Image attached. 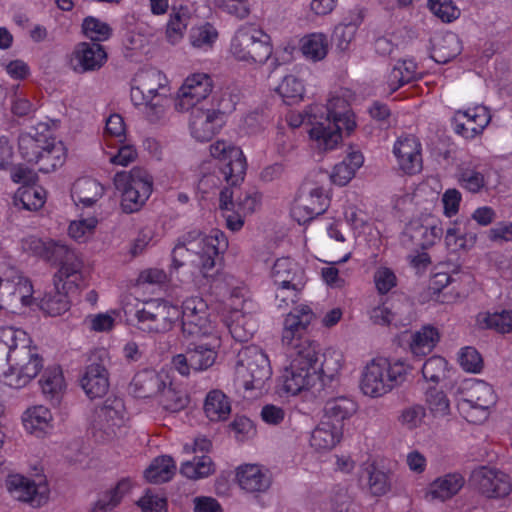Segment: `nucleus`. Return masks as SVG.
I'll return each mask as SVG.
<instances>
[{"label":"nucleus","instance_id":"nucleus-4","mask_svg":"<svg viewBox=\"0 0 512 512\" xmlns=\"http://www.w3.org/2000/svg\"><path fill=\"white\" fill-rule=\"evenodd\" d=\"M235 109L228 93L213 94L210 107H191L189 129L191 136L199 142H208L219 133L226 123L227 114Z\"/></svg>","mask_w":512,"mask_h":512},{"label":"nucleus","instance_id":"nucleus-5","mask_svg":"<svg viewBox=\"0 0 512 512\" xmlns=\"http://www.w3.org/2000/svg\"><path fill=\"white\" fill-rule=\"evenodd\" d=\"M408 369L400 359L391 362L387 358H375L364 368L360 388L367 396L381 397L406 380Z\"/></svg>","mask_w":512,"mask_h":512},{"label":"nucleus","instance_id":"nucleus-31","mask_svg":"<svg viewBox=\"0 0 512 512\" xmlns=\"http://www.w3.org/2000/svg\"><path fill=\"white\" fill-rule=\"evenodd\" d=\"M48 138V135L38 132L21 133L18 137V149L21 157L27 163H39Z\"/></svg>","mask_w":512,"mask_h":512},{"label":"nucleus","instance_id":"nucleus-18","mask_svg":"<svg viewBox=\"0 0 512 512\" xmlns=\"http://www.w3.org/2000/svg\"><path fill=\"white\" fill-rule=\"evenodd\" d=\"M5 484L13 498L27 502L32 507H40L48 500L49 489L46 484H36L22 475H9Z\"/></svg>","mask_w":512,"mask_h":512},{"label":"nucleus","instance_id":"nucleus-59","mask_svg":"<svg viewBox=\"0 0 512 512\" xmlns=\"http://www.w3.org/2000/svg\"><path fill=\"white\" fill-rule=\"evenodd\" d=\"M426 402L434 415L445 416L449 413V400L443 391L430 388L426 392Z\"/></svg>","mask_w":512,"mask_h":512},{"label":"nucleus","instance_id":"nucleus-17","mask_svg":"<svg viewBox=\"0 0 512 512\" xmlns=\"http://www.w3.org/2000/svg\"><path fill=\"white\" fill-rule=\"evenodd\" d=\"M197 268L204 278H213L221 266V254L228 247L227 239L223 232L213 231L203 239Z\"/></svg>","mask_w":512,"mask_h":512},{"label":"nucleus","instance_id":"nucleus-9","mask_svg":"<svg viewBox=\"0 0 512 512\" xmlns=\"http://www.w3.org/2000/svg\"><path fill=\"white\" fill-rule=\"evenodd\" d=\"M271 38L260 29H240L232 38L230 51L239 61L264 64L272 55Z\"/></svg>","mask_w":512,"mask_h":512},{"label":"nucleus","instance_id":"nucleus-16","mask_svg":"<svg viewBox=\"0 0 512 512\" xmlns=\"http://www.w3.org/2000/svg\"><path fill=\"white\" fill-rule=\"evenodd\" d=\"M124 412V402L118 397L107 398L96 410L93 428L103 433V440H110L116 436L117 430L124 424Z\"/></svg>","mask_w":512,"mask_h":512},{"label":"nucleus","instance_id":"nucleus-54","mask_svg":"<svg viewBox=\"0 0 512 512\" xmlns=\"http://www.w3.org/2000/svg\"><path fill=\"white\" fill-rule=\"evenodd\" d=\"M167 101L165 93L156 94L151 99L144 100L141 105H144V114L150 123H157L164 117Z\"/></svg>","mask_w":512,"mask_h":512},{"label":"nucleus","instance_id":"nucleus-40","mask_svg":"<svg viewBox=\"0 0 512 512\" xmlns=\"http://www.w3.org/2000/svg\"><path fill=\"white\" fill-rule=\"evenodd\" d=\"M176 472V465L171 456L163 455L155 458L145 470V478L151 483L169 481Z\"/></svg>","mask_w":512,"mask_h":512},{"label":"nucleus","instance_id":"nucleus-60","mask_svg":"<svg viewBox=\"0 0 512 512\" xmlns=\"http://www.w3.org/2000/svg\"><path fill=\"white\" fill-rule=\"evenodd\" d=\"M457 115H461L468 119V122L475 124V128L482 133L484 128L489 124L491 116L489 110L485 106H476L465 111H457Z\"/></svg>","mask_w":512,"mask_h":512},{"label":"nucleus","instance_id":"nucleus-27","mask_svg":"<svg viewBox=\"0 0 512 512\" xmlns=\"http://www.w3.org/2000/svg\"><path fill=\"white\" fill-rule=\"evenodd\" d=\"M329 206V199L322 188H314L293 209L299 223H306L323 214Z\"/></svg>","mask_w":512,"mask_h":512},{"label":"nucleus","instance_id":"nucleus-13","mask_svg":"<svg viewBox=\"0 0 512 512\" xmlns=\"http://www.w3.org/2000/svg\"><path fill=\"white\" fill-rule=\"evenodd\" d=\"M210 154L223 161L220 171L228 184L236 186L244 180L247 164L239 147L231 146L225 141H217L210 145Z\"/></svg>","mask_w":512,"mask_h":512},{"label":"nucleus","instance_id":"nucleus-45","mask_svg":"<svg viewBox=\"0 0 512 512\" xmlns=\"http://www.w3.org/2000/svg\"><path fill=\"white\" fill-rule=\"evenodd\" d=\"M214 472V463L206 455L195 456L181 465L180 473L189 479L207 477Z\"/></svg>","mask_w":512,"mask_h":512},{"label":"nucleus","instance_id":"nucleus-3","mask_svg":"<svg viewBox=\"0 0 512 512\" xmlns=\"http://www.w3.org/2000/svg\"><path fill=\"white\" fill-rule=\"evenodd\" d=\"M24 249L43 258L53 264H59L56 272L63 286L74 288L82 280L83 262L77 254L67 245L56 241H43L36 237H30L24 242Z\"/></svg>","mask_w":512,"mask_h":512},{"label":"nucleus","instance_id":"nucleus-41","mask_svg":"<svg viewBox=\"0 0 512 512\" xmlns=\"http://www.w3.org/2000/svg\"><path fill=\"white\" fill-rule=\"evenodd\" d=\"M300 49L305 58L314 62L324 59L328 53V39L323 33H312L300 40Z\"/></svg>","mask_w":512,"mask_h":512},{"label":"nucleus","instance_id":"nucleus-23","mask_svg":"<svg viewBox=\"0 0 512 512\" xmlns=\"http://www.w3.org/2000/svg\"><path fill=\"white\" fill-rule=\"evenodd\" d=\"M326 388L328 396L321 398L325 401L324 416L332 423L341 424L344 420L350 418L357 411V403L347 396H335V386L327 382Z\"/></svg>","mask_w":512,"mask_h":512},{"label":"nucleus","instance_id":"nucleus-29","mask_svg":"<svg viewBox=\"0 0 512 512\" xmlns=\"http://www.w3.org/2000/svg\"><path fill=\"white\" fill-rule=\"evenodd\" d=\"M465 479L460 473H448L435 479L429 487L426 496L445 501L455 496L464 486Z\"/></svg>","mask_w":512,"mask_h":512},{"label":"nucleus","instance_id":"nucleus-21","mask_svg":"<svg viewBox=\"0 0 512 512\" xmlns=\"http://www.w3.org/2000/svg\"><path fill=\"white\" fill-rule=\"evenodd\" d=\"M313 318L314 313L307 305L295 307L289 312L284 320L282 333L283 344L292 346L294 349L296 345L307 346L310 343L309 341L301 343H295V341L301 340Z\"/></svg>","mask_w":512,"mask_h":512},{"label":"nucleus","instance_id":"nucleus-53","mask_svg":"<svg viewBox=\"0 0 512 512\" xmlns=\"http://www.w3.org/2000/svg\"><path fill=\"white\" fill-rule=\"evenodd\" d=\"M447 361L441 356H432L422 366V375L426 381L438 384L446 377Z\"/></svg>","mask_w":512,"mask_h":512},{"label":"nucleus","instance_id":"nucleus-19","mask_svg":"<svg viewBox=\"0 0 512 512\" xmlns=\"http://www.w3.org/2000/svg\"><path fill=\"white\" fill-rule=\"evenodd\" d=\"M85 373L80 379L81 387L90 399L103 397L109 389V374L100 354L94 353L88 359Z\"/></svg>","mask_w":512,"mask_h":512},{"label":"nucleus","instance_id":"nucleus-15","mask_svg":"<svg viewBox=\"0 0 512 512\" xmlns=\"http://www.w3.org/2000/svg\"><path fill=\"white\" fill-rule=\"evenodd\" d=\"M167 92V78L156 68L141 69L132 80L131 100L135 105L142 104L156 94L165 93L167 96Z\"/></svg>","mask_w":512,"mask_h":512},{"label":"nucleus","instance_id":"nucleus-49","mask_svg":"<svg viewBox=\"0 0 512 512\" xmlns=\"http://www.w3.org/2000/svg\"><path fill=\"white\" fill-rule=\"evenodd\" d=\"M362 22V17L358 16L357 20L349 23H342L335 27L332 34V43L335 44L336 49L340 52H346L349 49L350 43L355 37L359 24Z\"/></svg>","mask_w":512,"mask_h":512},{"label":"nucleus","instance_id":"nucleus-44","mask_svg":"<svg viewBox=\"0 0 512 512\" xmlns=\"http://www.w3.org/2000/svg\"><path fill=\"white\" fill-rule=\"evenodd\" d=\"M219 37L216 27L206 22L203 25L193 27L190 30L189 39L193 47L208 50L211 49Z\"/></svg>","mask_w":512,"mask_h":512},{"label":"nucleus","instance_id":"nucleus-20","mask_svg":"<svg viewBox=\"0 0 512 512\" xmlns=\"http://www.w3.org/2000/svg\"><path fill=\"white\" fill-rule=\"evenodd\" d=\"M108 58L105 48L99 43H78L71 55L70 64L76 73L100 70Z\"/></svg>","mask_w":512,"mask_h":512},{"label":"nucleus","instance_id":"nucleus-51","mask_svg":"<svg viewBox=\"0 0 512 512\" xmlns=\"http://www.w3.org/2000/svg\"><path fill=\"white\" fill-rule=\"evenodd\" d=\"M82 30L84 35L91 40L90 43L105 41L112 35V29L107 23L92 16L83 20Z\"/></svg>","mask_w":512,"mask_h":512},{"label":"nucleus","instance_id":"nucleus-8","mask_svg":"<svg viewBox=\"0 0 512 512\" xmlns=\"http://www.w3.org/2000/svg\"><path fill=\"white\" fill-rule=\"evenodd\" d=\"M236 376L246 390L263 389L272 375L267 355L255 345L243 347L237 354Z\"/></svg>","mask_w":512,"mask_h":512},{"label":"nucleus","instance_id":"nucleus-50","mask_svg":"<svg viewBox=\"0 0 512 512\" xmlns=\"http://www.w3.org/2000/svg\"><path fill=\"white\" fill-rule=\"evenodd\" d=\"M159 394L160 403L163 408L170 412L183 410L189 403L188 395L183 391L176 390L170 383L168 387L166 384L165 388L161 389Z\"/></svg>","mask_w":512,"mask_h":512},{"label":"nucleus","instance_id":"nucleus-56","mask_svg":"<svg viewBox=\"0 0 512 512\" xmlns=\"http://www.w3.org/2000/svg\"><path fill=\"white\" fill-rule=\"evenodd\" d=\"M233 317L229 324V331L232 337L239 342L248 341L254 334V325L249 324L245 320V316L240 315L238 312Z\"/></svg>","mask_w":512,"mask_h":512},{"label":"nucleus","instance_id":"nucleus-34","mask_svg":"<svg viewBox=\"0 0 512 512\" xmlns=\"http://www.w3.org/2000/svg\"><path fill=\"white\" fill-rule=\"evenodd\" d=\"M39 384L42 393L53 405H58L64 388V377L60 367H48L44 370Z\"/></svg>","mask_w":512,"mask_h":512},{"label":"nucleus","instance_id":"nucleus-52","mask_svg":"<svg viewBox=\"0 0 512 512\" xmlns=\"http://www.w3.org/2000/svg\"><path fill=\"white\" fill-rule=\"evenodd\" d=\"M435 61L438 63H447L455 58L459 52V42L455 34L449 33L442 37L441 42L434 48Z\"/></svg>","mask_w":512,"mask_h":512},{"label":"nucleus","instance_id":"nucleus-64","mask_svg":"<svg viewBox=\"0 0 512 512\" xmlns=\"http://www.w3.org/2000/svg\"><path fill=\"white\" fill-rule=\"evenodd\" d=\"M426 415L425 408L421 405H413L402 411L400 421L409 429L419 426Z\"/></svg>","mask_w":512,"mask_h":512},{"label":"nucleus","instance_id":"nucleus-10","mask_svg":"<svg viewBox=\"0 0 512 512\" xmlns=\"http://www.w3.org/2000/svg\"><path fill=\"white\" fill-rule=\"evenodd\" d=\"M178 317V307L160 299L142 303L134 312L135 326L148 333L169 331Z\"/></svg>","mask_w":512,"mask_h":512},{"label":"nucleus","instance_id":"nucleus-28","mask_svg":"<svg viewBox=\"0 0 512 512\" xmlns=\"http://www.w3.org/2000/svg\"><path fill=\"white\" fill-rule=\"evenodd\" d=\"M237 481L247 492H264L271 484L270 477L261 471L257 465H244L237 469Z\"/></svg>","mask_w":512,"mask_h":512},{"label":"nucleus","instance_id":"nucleus-63","mask_svg":"<svg viewBox=\"0 0 512 512\" xmlns=\"http://www.w3.org/2000/svg\"><path fill=\"white\" fill-rule=\"evenodd\" d=\"M11 180L14 183L22 184L23 187L35 185L38 181L36 172L28 168L24 164L12 165L10 168Z\"/></svg>","mask_w":512,"mask_h":512},{"label":"nucleus","instance_id":"nucleus-43","mask_svg":"<svg viewBox=\"0 0 512 512\" xmlns=\"http://www.w3.org/2000/svg\"><path fill=\"white\" fill-rule=\"evenodd\" d=\"M46 191L42 187L30 185L19 188L14 196L15 204H22V208L36 211L45 204Z\"/></svg>","mask_w":512,"mask_h":512},{"label":"nucleus","instance_id":"nucleus-48","mask_svg":"<svg viewBox=\"0 0 512 512\" xmlns=\"http://www.w3.org/2000/svg\"><path fill=\"white\" fill-rule=\"evenodd\" d=\"M131 488V481L129 478L121 479L117 485L107 492L101 499H99L93 508V512L103 511L107 512L117 506L123 495Z\"/></svg>","mask_w":512,"mask_h":512},{"label":"nucleus","instance_id":"nucleus-22","mask_svg":"<svg viewBox=\"0 0 512 512\" xmlns=\"http://www.w3.org/2000/svg\"><path fill=\"white\" fill-rule=\"evenodd\" d=\"M214 87L213 79L206 73H194L187 77L182 87L180 88V101L181 108L189 106H200L199 104L205 100L211 93Z\"/></svg>","mask_w":512,"mask_h":512},{"label":"nucleus","instance_id":"nucleus-24","mask_svg":"<svg viewBox=\"0 0 512 512\" xmlns=\"http://www.w3.org/2000/svg\"><path fill=\"white\" fill-rule=\"evenodd\" d=\"M393 152L405 173L413 175L421 171V145L415 137L399 139L394 145Z\"/></svg>","mask_w":512,"mask_h":512},{"label":"nucleus","instance_id":"nucleus-37","mask_svg":"<svg viewBox=\"0 0 512 512\" xmlns=\"http://www.w3.org/2000/svg\"><path fill=\"white\" fill-rule=\"evenodd\" d=\"M53 416L51 411L42 405L34 406L27 409L24 414L23 424L27 431L35 433L40 436L46 430L52 427L51 422Z\"/></svg>","mask_w":512,"mask_h":512},{"label":"nucleus","instance_id":"nucleus-58","mask_svg":"<svg viewBox=\"0 0 512 512\" xmlns=\"http://www.w3.org/2000/svg\"><path fill=\"white\" fill-rule=\"evenodd\" d=\"M214 5L239 19H245L250 14L248 0H214Z\"/></svg>","mask_w":512,"mask_h":512},{"label":"nucleus","instance_id":"nucleus-6","mask_svg":"<svg viewBox=\"0 0 512 512\" xmlns=\"http://www.w3.org/2000/svg\"><path fill=\"white\" fill-rule=\"evenodd\" d=\"M113 182L116 189L121 192V208L125 213L139 211L153 190V178L142 167L117 172Z\"/></svg>","mask_w":512,"mask_h":512},{"label":"nucleus","instance_id":"nucleus-42","mask_svg":"<svg viewBox=\"0 0 512 512\" xmlns=\"http://www.w3.org/2000/svg\"><path fill=\"white\" fill-rule=\"evenodd\" d=\"M476 323L481 329H494L499 333H509L512 331V311L481 312L476 316Z\"/></svg>","mask_w":512,"mask_h":512},{"label":"nucleus","instance_id":"nucleus-32","mask_svg":"<svg viewBox=\"0 0 512 512\" xmlns=\"http://www.w3.org/2000/svg\"><path fill=\"white\" fill-rule=\"evenodd\" d=\"M213 330L209 314L181 317V331L183 341L203 340L209 337Z\"/></svg>","mask_w":512,"mask_h":512},{"label":"nucleus","instance_id":"nucleus-1","mask_svg":"<svg viewBox=\"0 0 512 512\" xmlns=\"http://www.w3.org/2000/svg\"><path fill=\"white\" fill-rule=\"evenodd\" d=\"M318 346L309 343L307 346L296 345L295 355L290 366L285 368L282 378L283 386L286 392L293 395L303 390L316 387V396L325 398L329 392L326 388L327 382H337L335 379L341 364L338 359H333L331 355L324 354V360L319 364Z\"/></svg>","mask_w":512,"mask_h":512},{"label":"nucleus","instance_id":"nucleus-26","mask_svg":"<svg viewBox=\"0 0 512 512\" xmlns=\"http://www.w3.org/2000/svg\"><path fill=\"white\" fill-rule=\"evenodd\" d=\"M54 292L46 293L41 301V309L50 316H60L70 308V301L68 300V293L76 291L83 283V279L77 284L76 287L69 289L64 287V280L60 281L57 278V273L54 275Z\"/></svg>","mask_w":512,"mask_h":512},{"label":"nucleus","instance_id":"nucleus-57","mask_svg":"<svg viewBox=\"0 0 512 512\" xmlns=\"http://www.w3.org/2000/svg\"><path fill=\"white\" fill-rule=\"evenodd\" d=\"M428 5L432 13L443 22H451L459 17L460 11L452 0H428Z\"/></svg>","mask_w":512,"mask_h":512},{"label":"nucleus","instance_id":"nucleus-2","mask_svg":"<svg viewBox=\"0 0 512 512\" xmlns=\"http://www.w3.org/2000/svg\"><path fill=\"white\" fill-rule=\"evenodd\" d=\"M24 342V331L12 327L0 328V375L14 388L27 385L44 366L37 347Z\"/></svg>","mask_w":512,"mask_h":512},{"label":"nucleus","instance_id":"nucleus-25","mask_svg":"<svg viewBox=\"0 0 512 512\" xmlns=\"http://www.w3.org/2000/svg\"><path fill=\"white\" fill-rule=\"evenodd\" d=\"M167 376L152 369H144L136 373L130 382V393L136 398H150L165 388Z\"/></svg>","mask_w":512,"mask_h":512},{"label":"nucleus","instance_id":"nucleus-47","mask_svg":"<svg viewBox=\"0 0 512 512\" xmlns=\"http://www.w3.org/2000/svg\"><path fill=\"white\" fill-rule=\"evenodd\" d=\"M304 90L302 81L294 75L285 76L276 88V92L287 105H293L302 100Z\"/></svg>","mask_w":512,"mask_h":512},{"label":"nucleus","instance_id":"nucleus-35","mask_svg":"<svg viewBox=\"0 0 512 512\" xmlns=\"http://www.w3.org/2000/svg\"><path fill=\"white\" fill-rule=\"evenodd\" d=\"M364 162V157L359 151L350 152L342 162L336 164L331 174L334 184L345 186L355 175Z\"/></svg>","mask_w":512,"mask_h":512},{"label":"nucleus","instance_id":"nucleus-38","mask_svg":"<svg viewBox=\"0 0 512 512\" xmlns=\"http://www.w3.org/2000/svg\"><path fill=\"white\" fill-rule=\"evenodd\" d=\"M341 427L330 422H321L312 432L311 446L318 450H329L340 441Z\"/></svg>","mask_w":512,"mask_h":512},{"label":"nucleus","instance_id":"nucleus-12","mask_svg":"<svg viewBox=\"0 0 512 512\" xmlns=\"http://www.w3.org/2000/svg\"><path fill=\"white\" fill-rule=\"evenodd\" d=\"M271 277L274 284L281 287L279 296L289 292L292 302L298 300V295L307 282L303 267L290 257H281L275 261L271 269Z\"/></svg>","mask_w":512,"mask_h":512},{"label":"nucleus","instance_id":"nucleus-30","mask_svg":"<svg viewBox=\"0 0 512 512\" xmlns=\"http://www.w3.org/2000/svg\"><path fill=\"white\" fill-rule=\"evenodd\" d=\"M103 194V186L97 180L89 177L76 180L71 190L74 202L81 203L85 207L94 205Z\"/></svg>","mask_w":512,"mask_h":512},{"label":"nucleus","instance_id":"nucleus-39","mask_svg":"<svg viewBox=\"0 0 512 512\" xmlns=\"http://www.w3.org/2000/svg\"><path fill=\"white\" fill-rule=\"evenodd\" d=\"M439 340L440 335L435 327L424 326L411 336V352L415 356H425L432 352Z\"/></svg>","mask_w":512,"mask_h":512},{"label":"nucleus","instance_id":"nucleus-14","mask_svg":"<svg viewBox=\"0 0 512 512\" xmlns=\"http://www.w3.org/2000/svg\"><path fill=\"white\" fill-rule=\"evenodd\" d=\"M471 481L482 495L491 499L505 498L512 491L509 475L485 466L472 472Z\"/></svg>","mask_w":512,"mask_h":512},{"label":"nucleus","instance_id":"nucleus-7","mask_svg":"<svg viewBox=\"0 0 512 512\" xmlns=\"http://www.w3.org/2000/svg\"><path fill=\"white\" fill-rule=\"evenodd\" d=\"M309 118L312 126L309 131L310 137L323 151L332 150L339 144L342 140V129L349 135L356 127L351 112L331 121L329 117H324V108L317 104L311 105Z\"/></svg>","mask_w":512,"mask_h":512},{"label":"nucleus","instance_id":"nucleus-36","mask_svg":"<svg viewBox=\"0 0 512 512\" xmlns=\"http://www.w3.org/2000/svg\"><path fill=\"white\" fill-rule=\"evenodd\" d=\"M204 412L211 421L225 420L231 412L229 398L221 390H211L204 401Z\"/></svg>","mask_w":512,"mask_h":512},{"label":"nucleus","instance_id":"nucleus-46","mask_svg":"<svg viewBox=\"0 0 512 512\" xmlns=\"http://www.w3.org/2000/svg\"><path fill=\"white\" fill-rule=\"evenodd\" d=\"M62 155L63 148L61 143L56 144L54 139L48 138L47 143L43 147V153H41L39 171L49 173L61 166L64 162Z\"/></svg>","mask_w":512,"mask_h":512},{"label":"nucleus","instance_id":"nucleus-11","mask_svg":"<svg viewBox=\"0 0 512 512\" xmlns=\"http://www.w3.org/2000/svg\"><path fill=\"white\" fill-rule=\"evenodd\" d=\"M185 353H180L172 358L173 367L182 375L188 376L191 371L199 372L211 367L217 357L214 346L203 340L184 341Z\"/></svg>","mask_w":512,"mask_h":512},{"label":"nucleus","instance_id":"nucleus-61","mask_svg":"<svg viewBox=\"0 0 512 512\" xmlns=\"http://www.w3.org/2000/svg\"><path fill=\"white\" fill-rule=\"evenodd\" d=\"M459 363L465 371L472 373L479 372L483 367L481 355L475 348L469 346L461 349Z\"/></svg>","mask_w":512,"mask_h":512},{"label":"nucleus","instance_id":"nucleus-55","mask_svg":"<svg viewBox=\"0 0 512 512\" xmlns=\"http://www.w3.org/2000/svg\"><path fill=\"white\" fill-rule=\"evenodd\" d=\"M199 251H194L179 242L176 243L175 247L171 252L172 264L171 269L178 271L188 261H191L196 267L199 261Z\"/></svg>","mask_w":512,"mask_h":512},{"label":"nucleus","instance_id":"nucleus-62","mask_svg":"<svg viewBox=\"0 0 512 512\" xmlns=\"http://www.w3.org/2000/svg\"><path fill=\"white\" fill-rule=\"evenodd\" d=\"M137 505L142 512H167V500L158 494H154L151 490L138 500Z\"/></svg>","mask_w":512,"mask_h":512},{"label":"nucleus","instance_id":"nucleus-33","mask_svg":"<svg viewBox=\"0 0 512 512\" xmlns=\"http://www.w3.org/2000/svg\"><path fill=\"white\" fill-rule=\"evenodd\" d=\"M496 402V395L492 386L485 381H475L469 388L467 398L462 399L461 405L470 408L487 410Z\"/></svg>","mask_w":512,"mask_h":512}]
</instances>
